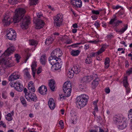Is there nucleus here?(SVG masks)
I'll use <instances>...</instances> for the list:
<instances>
[{
    "label": "nucleus",
    "mask_w": 132,
    "mask_h": 132,
    "mask_svg": "<svg viewBox=\"0 0 132 132\" xmlns=\"http://www.w3.org/2000/svg\"><path fill=\"white\" fill-rule=\"evenodd\" d=\"M128 25L127 24L124 25V27L120 30V32L121 34L123 33L127 29Z\"/></svg>",
    "instance_id": "obj_28"
},
{
    "label": "nucleus",
    "mask_w": 132,
    "mask_h": 132,
    "mask_svg": "<svg viewBox=\"0 0 132 132\" xmlns=\"http://www.w3.org/2000/svg\"><path fill=\"white\" fill-rule=\"evenodd\" d=\"M62 52L61 50L57 48L53 50L51 54V56H53L56 58L59 57L62 54Z\"/></svg>",
    "instance_id": "obj_9"
},
{
    "label": "nucleus",
    "mask_w": 132,
    "mask_h": 132,
    "mask_svg": "<svg viewBox=\"0 0 132 132\" xmlns=\"http://www.w3.org/2000/svg\"><path fill=\"white\" fill-rule=\"evenodd\" d=\"M59 59H61L59 58H56L53 56H51L49 57L48 61L50 64L53 66L55 63L58 61Z\"/></svg>",
    "instance_id": "obj_14"
},
{
    "label": "nucleus",
    "mask_w": 132,
    "mask_h": 132,
    "mask_svg": "<svg viewBox=\"0 0 132 132\" xmlns=\"http://www.w3.org/2000/svg\"><path fill=\"white\" fill-rule=\"evenodd\" d=\"M122 21L121 20H116L115 22V26L117 27L118 26L120 23H122Z\"/></svg>",
    "instance_id": "obj_35"
},
{
    "label": "nucleus",
    "mask_w": 132,
    "mask_h": 132,
    "mask_svg": "<svg viewBox=\"0 0 132 132\" xmlns=\"http://www.w3.org/2000/svg\"><path fill=\"white\" fill-rule=\"evenodd\" d=\"M62 18V14H58L54 17V25L56 27L60 26L63 21Z\"/></svg>",
    "instance_id": "obj_5"
},
{
    "label": "nucleus",
    "mask_w": 132,
    "mask_h": 132,
    "mask_svg": "<svg viewBox=\"0 0 132 132\" xmlns=\"http://www.w3.org/2000/svg\"><path fill=\"white\" fill-rule=\"evenodd\" d=\"M105 48L104 47L102 46L100 49L96 53V55H98L102 53L105 51Z\"/></svg>",
    "instance_id": "obj_26"
},
{
    "label": "nucleus",
    "mask_w": 132,
    "mask_h": 132,
    "mask_svg": "<svg viewBox=\"0 0 132 132\" xmlns=\"http://www.w3.org/2000/svg\"><path fill=\"white\" fill-rule=\"evenodd\" d=\"M92 60L89 58H88L87 56V57L85 60V63L87 64H89L91 63Z\"/></svg>",
    "instance_id": "obj_39"
},
{
    "label": "nucleus",
    "mask_w": 132,
    "mask_h": 132,
    "mask_svg": "<svg viewBox=\"0 0 132 132\" xmlns=\"http://www.w3.org/2000/svg\"><path fill=\"white\" fill-rule=\"evenodd\" d=\"M48 85L51 90L54 91L55 87V81L53 79H51L49 80Z\"/></svg>",
    "instance_id": "obj_18"
},
{
    "label": "nucleus",
    "mask_w": 132,
    "mask_h": 132,
    "mask_svg": "<svg viewBox=\"0 0 132 132\" xmlns=\"http://www.w3.org/2000/svg\"><path fill=\"white\" fill-rule=\"evenodd\" d=\"M0 72L2 73V75L4 74V69H3L2 67H0Z\"/></svg>",
    "instance_id": "obj_52"
},
{
    "label": "nucleus",
    "mask_w": 132,
    "mask_h": 132,
    "mask_svg": "<svg viewBox=\"0 0 132 132\" xmlns=\"http://www.w3.org/2000/svg\"><path fill=\"white\" fill-rule=\"evenodd\" d=\"M88 96L85 94L81 95L77 98V104L80 107H83L87 103Z\"/></svg>",
    "instance_id": "obj_3"
},
{
    "label": "nucleus",
    "mask_w": 132,
    "mask_h": 132,
    "mask_svg": "<svg viewBox=\"0 0 132 132\" xmlns=\"http://www.w3.org/2000/svg\"><path fill=\"white\" fill-rule=\"evenodd\" d=\"M127 73H128V74L129 75L130 74L132 73V68H131L129 69L128 71L127 72Z\"/></svg>",
    "instance_id": "obj_61"
},
{
    "label": "nucleus",
    "mask_w": 132,
    "mask_h": 132,
    "mask_svg": "<svg viewBox=\"0 0 132 132\" xmlns=\"http://www.w3.org/2000/svg\"><path fill=\"white\" fill-rule=\"evenodd\" d=\"M97 131V128H95V130L92 129L90 131V132H96Z\"/></svg>",
    "instance_id": "obj_64"
},
{
    "label": "nucleus",
    "mask_w": 132,
    "mask_h": 132,
    "mask_svg": "<svg viewBox=\"0 0 132 132\" xmlns=\"http://www.w3.org/2000/svg\"><path fill=\"white\" fill-rule=\"evenodd\" d=\"M72 27L74 28H77L78 27V25L77 23H75L73 24Z\"/></svg>",
    "instance_id": "obj_62"
},
{
    "label": "nucleus",
    "mask_w": 132,
    "mask_h": 132,
    "mask_svg": "<svg viewBox=\"0 0 132 132\" xmlns=\"http://www.w3.org/2000/svg\"><path fill=\"white\" fill-rule=\"evenodd\" d=\"M20 101L22 104L24 106H26V102L23 96H21L20 98Z\"/></svg>",
    "instance_id": "obj_30"
},
{
    "label": "nucleus",
    "mask_w": 132,
    "mask_h": 132,
    "mask_svg": "<svg viewBox=\"0 0 132 132\" xmlns=\"http://www.w3.org/2000/svg\"><path fill=\"white\" fill-rule=\"evenodd\" d=\"M28 89L29 90H31L33 92H35V87L33 86H28Z\"/></svg>",
    "instance_id": "obj_41"
},
{
    "label": "nucleus",
    "mask_w": 132,
    "mask_h": 132,
    "mask_svg": "<svg viewBox=\"0 0 132 132\" xmlns=\"http://www.w3.org/2000/svg\"><path fill=\"white\" fill-rule=\"evenodd\" d=\"M94 25L97 28H98L100 26L99 22H98L97 21H96L95 22Z\"/></svg>",
    "instance_id": "obj_46"
},
{
    "label": "nucleus",
    "mask_w": 132,
    "mask_h": 132,
    "mask_svg": "<svg viewBox=\"0 0 132 132\" xmlns=\"http://www.w3.org/2000/svg\"><path fill=\"white\" fill-rule=\"evenodd\" d=\"M96 54L95 52H92L87 55L88 58H92L96 56Z\"/></svg>",
    "instance_id": "obj_32"
},
{
    "label": "nucleus",
    "mask_w": 132,
    "mask_h": 132,
    "mask_svg": "<svg viewBox=\"0 0 132 132\" xmlns=\"http://www.w3.org/2000/svg\"><path fill=\"white\" fill-rule=\"evenodd\" d=\"M37 65L35 62H33L32 63L31 66V69L32 71L35 69V68L36 67Z\"/></svg>",
    "instance_id": "obj_42"
},
{
    "label": "nucleus",
    "mask_w": 132,
    "mask_h": 132,
    "mask_svg": "<svg viewBox=\"0 0 132 132\" xmlns=\"http://www.w3.org/2000/svg\"><path fill=\"white\" fill-rule=\"evenodd\" d=\"M70 115L72 117V119L74 120L76 119V114L75 112L73 111L71 112L70 113Z\"/></svg>",
    "instance_id": "obj_29"
},
{
    "label": "nucleus",
    "mask_w": 132,
    "mask_h": 132,
    "mask_svg": "<svg viewBox=\"0 0 132 132\" xmlns=\"http://www.w3.org/2000/svg\"><path fill=\"white\" fill-rule=\"evenodd\" d=\"M69 71L68 73V75L69 77L70 78H72L73 76L74 73L72 71H70V70H69Z\"/></svg>",
    "instance_id": "obj_36"
},
{
    "label": "nucleus",
    "mask_w": 132,
    "mask_h": 132,
    "mask_svg": "<svg viewBox=\"0 0 132 132\" xmlns=\"http://www.w3.org/2000/svg\"><path fill=\"white\" fill-rule=\"evenodd\" d=\"M24 75H25L28 78H30V76L27 70H26L24 71Z\"/></svg>",
    "instance_id": "obj_37"
},
{
    "label": "nucleus",
    "mask_w": 132,
    "mask_h": 132,
    "mask_svg": "<svg viewBox=\"0 0 132 132\" xmlns=\"http://www.w3.org/2000/svg\"><path fill=\"white\" fill-rule=\"evenodd\" d=\"M59 124L60 125L61 129H63L64 127L63 125V122L62 120H60L59 122Z\"/></svg>",
    "instance_id": "obj_43"
},
{
    "label": "nucleus",
    "mask_w": 132,
    "mask_h": 132,
    "mask_svg": "<svg viewBox=\"0 0 132 132\" xmlns=\"http://www.w3.org/2000/svg\"><path fill=\"white\" fill-rule=\"evenodd\" d=\"M29 43L30 45H35L37 44V42L33 39L29 40Z\"/></svg>",
    "instance_id": "obj_31"
},
{
    "label": "nucleus",
    "mask_w": 132,
    "mask_h": 132,
    "mask_svg": "<svg viewBox=\"0 0 132 132\" xmlns=\"http://www.w3.org/2000/svg\"><path fill=\"white\" fill-rule=\"evenodd\" d=\"M44 25V23L42 20L38 19L36 23L35 28L37 29H41L43 27Z\"/></svg>",
    "instance_id": "obj_13"
},
{
    "label": "nucleus",
    "mask_w": 132,
    "mask_h": 132,
    "mask_svg": "<svg viewBox=\"0 0 132 132\" xmlns=\"http://www.w3.org/2000/svg\"><path fill=\"white\" fill-rule=\"evenodd\" d=\"M92 13L94 14L98 15L99 14V12L97 10H93L92 11Z\"/></svg>",
    "instance_id": "obj_48"
},
{
    "label": "nucleus",
    "mask_w": 132,
    "mask_h": 132,
    "mask_svg": "<svg viewBox=\"0 0 132 132\" xmlns=\"http://www.w3.org/2000/svg\"><path fill=\"white\" fill-rule=\"evenodd\" d=\"M24 97L27 101L30 102V100L34 102H36L37 101V97L35 94L29 91V93H27L25 95Z\"/></svg>",
    "instance_id": "obj_7"
},
{
    "label": "nucleus",
    "mask_w": 132,
    "mask_h": 132,
    "mask_svg": "<svg viewBox=\"0 0 132 132\" xmlns=\"http://www.w3.org/2000/svg\"><path fill=\"white\" fill-rule=\"evenodd\" d=\"M6 31L7 34V36L9 39L11 40H14L16 37V33L13 29L8 28Z\"/></svg>",
    "instance_id": "obj_6"
},
{
    "label": "nucleus",
    "mask_w": 132,
    "mask_h": 132,
    "mask_svg": "<svg viewBox=\"0 0 132 132\" xmlns=\"http://www.w3.org/2000/svg\"><path fill=\"white\" fill-rule=\"evenodd\" d=\"M121 7V6H120L119 5H117L116 6H113L112 7V8L113 9L115 10H117L118 9Z\"/></svg>",
    "instance_id": "obj_51"
},
{
    "label": "nucleus",
    "mask_w": 132,
    "mask_h": 132,
    "mask_svg": "<svg viewBox=\"0 0 132 132\" xmlns=\"http://www.w3.org/2000/svg\"><path fill=\"white\" fill-rule=\"evenodd\" d=\"M38 0H30V5H35L37 3V2Z\"/></svg>",
    "instance_id": "obj_34"
},
{
    "label": "nucleus",
    "mask_w": 132,
    "mask_h": 132,
    "mask_svg": "<svg viewBox=\"0 0 132 132\" xmlns=\"http://www.w3.org/2000/svg\"><path fill=\"white\" fill-rule=\"evenodd\" d=\"M63 90L65 96L68 97L70 95L72 85L70 81L65 82L63 85Z\"/></svg>",
    "instance_id": "obj_4"
},
{
    "label": "nucleus",
    "mask_w": 132,
    "mask_h": 132,
    "mask_svg": "<svg viewBox=\"0 0 132 132\" xmlns=\"http://www.w3.org/2000/svg\"><path fill=\"white\" fill-rule=\"evenodd\" d=\"M38 90L40 94L43 95L46 94V92L47 91L46 87L43 85L39 87L38 89Z\"/></svg>",
    "instance_id": "obj_17"
},
{
    "label": "nucleus",
    "mask_w": 132,
    "mask_h": 132,
    "mask_svg": "<svg viewBox=\"0 0 132 132\" xmlns=\"http://www.w3.org/2000/svg\"><path fill=\"white\" fill-rule=\"evenodd\" d=\"M26 12V10L23 8L15 10V15L14 16V23L20 22V26L22 28L27 29L30 21L29 16H24Z\"/></svg>",
    "instance_id": "obj_1"
},
{
    "label": "nucleus",
    "mask_w": 132,
    "mask_h": 132,
    "mask_svg": "<svg viewBox=\"0 0 132 132\" xmlns=\"http://www.w3.org/2000/svg\"><path fill=\"white\" fill-rule=\"evenodd\" d=\"M62 63L61 62V59H59L58 61L52 67H53L55 70H57L60 69L62 65Z\"/></svg>",
    "instance_id": "obj_16"
},
{
    "label": "nucleus",
    "mask_w": 132,
    "mask_h": 132,
    "mask_svg": "<svg viewBox=\"0 0 132 132\" xmlns=\"http://www.w3.org/2000/svg\"><path fill=\"white\" fill-rule=\"evenodd\" d=\"M70 71L77 74L80 72V67L78 65H74L73 67L70 69Z\"/></svg>",
    "instance_id": "obj_15"
},
{
    "label": "nucleus",
    "mask_w": 132,
    "mask_h": 132,
    "mask_svg": "<svg viewBox=\"0 0 132 132\" xmlns=\"http://www.w3.org/2000/svg\"><path fill=\"white\" fill-rule=\"evenodd\" d=\"M15 57L17 62H19V60L20 58V56H19L18 54H16L15 55Z\"/></svg>",
    "instance_id": "obj_44"
},
{
    "label": "nucleus",
    "mask_w": 132,
    "mask_h": 132,
    "mask_svg": "<svg viewBox=\"0 0 132 132\" xmlns=\"http://www.w3.org/2000/svg\"><path fill=\"white\" fill-rule=\"evenodd\" d=\"M71 3L73 5L77 7H81L82 5V2L80 0H72Z\"/></svg>",
    "instance_id": "obj_12"
},
{
    "label": "nucleus",
    "mask_w": 132,
    "mask_h": 132,
    "mask_svg": "<svg viewBox=\"0 0 132 132\" xmlns=\"http://www.w3.org/2000/svg\"><path fill=\"white\" fill-rule=\"evenodd\" d=\"M105 91L107 93H109L110 92V90L109 88H106L105 89Z\"/></svg>",
    "instance_id": "obj_57"
},
{
    "label": "nucleus",
    "mask_w": 132,
    "mask_h": 132,
    "mask_svg": "<svg viewBox=\"0 0 132 132\" xmlns=\"http://www.w3.org/2000/svg\"><path fill=\"white\" fill-rule=\"evenodd\" d=\"M20 76L18 74V72H15L12 74L9 78V80L11 82H13L12 81L18 79L20 78Z\"/></svg>",
    "instance_id": "obj_10"
},
{
    "label": "nucleus",
    "mask_w": 132,
    "mask_h": 132,
    "mask_svg": "<svg viewBox=\"0 0 132 132\" xmlns=\"http://www.w3.org/2000/svg\"><path fill=\"white\" fill-rule=\"evenodd\" d=\"M10 19H9V16H6L4 17L3 19V22H4V21H8Z\"/></svg>",
    "instance_id": "obj_47"
},
{
    "label": "nucleus",
    "mask_w": 132,
    "mask_h": 132,
    "mask_svg": "<svg viewBox=\"0 0 132 132\" xmlns=\"http://www.w3.org/2000/svg\"><path fill=\"white\" fill-rule=\"evenodd\" d=\"M14 112L12 111L11 113H9L6 116L9 117H12V116L13 115Z\"/></svg>",
    "instance_id": "obj_49"
},
{
    "label": "nucleus",
    "mask_w": 132,
    "mask_h": 132,
    "mask_svg": "<svg viewBox=\"0 0 132 132\" xmlns=\"http://www.w3.org/2000/svg\"><path fill=\"white\" fill-rule=\"evenodd\" d=\"M89 47V45L88 44H86L85 45V49L86 50L88 49Z\"/></svg>",
    "instance_id": "obj_60"
},
{
    "label": "nucleus",
    "mask_w": 132,
    "mask_h": 132,
    "mask_svg": "<svg viewBox=\"0 0 132 132\" xmlns=\"http://www.w3.org/2000/svg\"><path fill=\"white\" fill-rule=\"evenodd\" d=\"M11 22H12L10 21V19L8 21H6L3 22V23H4L5 26H6L9 25Z\"/></svg>",
    "instance_id": "obj_40"
},
{
    "label": "nucleus",
    "mask_w": 132,
    "mask_h": 132,
    "mask_svg": "<svg viewBox=\"0 0 132 132\" xmlns=\"http://www.w3.org/2000/svg\"><path fill=\"white\" fill-rule=\"evenodd\" d=\"M114 18L111 19L109 22V24H110L113 25L115 24V22L117 20V16L115 15H114Z\"/></svg>",
    "instance_id": "obj_27"
},
{
    "label": "nucleus",
    "mask_w": 132,
    "mask_h": 132,
    "mask_svg": "<svg viewBox=\"0 0 132 132\" xmlns=\"http://www.w3.org/2000/svg\"><path fill=\"white\" fill-rule=\"evenodd\" d=\"M98 78H96L92 82V86L93 89L95 88L98 85Z\"/></svg>",
    "instance_id": "obj_21"
},
{
    "label": "nucleus",
    "mask_w": 132,
    "mask_h": 132,
    "mask_svg": "<svg viewBox=\"0 0 132 132\" xmlns=\"http://www.w3.org/2000/svg\"><path fill=\"white\" fill-rule=\"evenodd\" d=\"M9 84L11 87H14V89L18 91L21 92L23 90V86L18 82H10Z\"/></svg>",
    "instance_id": "obj_8"
},
{
    "label": "nucleus",
    "mask_w": 132,
    "mask_h": 132,
    "mask_svg": "<svg viewBox=\"0 0 132 132\" xmlns=\"http://www.w3.org/2000/svg\"><path fill=\"white\" fill-rule=\"evenodd\" d=\"M15 50L13 45L10 46L2 54V57L3 58L0 60V63L4 64L6 67H10L13 66L14 64L12 62L11 60H8L7 59L8 56L12 53Z\"/></svg>",
    "instance_id": "obj_2"
},
{
    "label": "nucleus",
    "mask_w": 132,
    "mask_h": 132,
    "mask_svg": "<svg viewBox=\"0 0 132 132\" xmlns=\"http://www.w3.org/2000/svg\"><path fill=\"white\" fill-rule=\"evenodd\" d=\"M46 56L45 55H43L41 57L40 60L41 63L43 65L45 64Z\"/></svg>",
    "instance_id": "obj_22"
},
{
    "label": "nucleus",
    "mask_w": 132,
    "mask_h": 132,
    "mask_svg": "<svg viewBox=\"0 0 132 132\" xmlns=\"http://www.w3.org/2000/svg\"><path fill=\"white\" fill-rule=\"evenodd\" d=\"M18 1V0H9V2L12 5L17 4Z\"/></svg>",
    "instance_id": "obj_33"
},
{
    "label": "nucleus",
    "mask_w": 132,
    "mask_h": 132,
    "mask_svg": "<svg viewBox=\"0 0 132 132\" xmlns=\"http://www.w3.org/2000/svg\"><path fill=\"white\" fill-rule=\"evenodd\" d=\"M69 46H72L73 47H77L76 43L73 44L71 45H70Z\"/></svg>",
    "instance_id": "obj_63"
},
{
    "label": "nucleus",
    "mask_w": 132,
    "mask_h": 132,
    "mask_svg": "<svg viewBox=\"0 0 132 132\" xmlns=\"http://www.w3.org/2000/svg\"><path fill=\"white\" fill-rule=\"evenodd\" d=\"M123 85L126 88V89L128 88V84L127 81V77H125L124 78V79L123 80Z\"/></svg>",
    "instance_id": "obj_23"
},
{
    "label": "nucleus",
    "mask_w": 132,
    "mask_h": 132,
    "mask_svg": "<svg viewBox=\"0 0 132 132\" xmlns=\"http://www.w3.org/2000/svg\"><path fill=\"white\" fill-rule=\"evenodd\" d=\"M93 79V76H88L84 77L81 81V83L85 84L91 81Z\"/></svg>",
    "instance_id": "obj_11"
},
{
    "label": "nucleus",
    "mask_w": 132,
    "mask_h": 132,
    "mask_svg": "<svg viewBox=\"0 0 132 132\" xmlns=\"http://www.w3.org/2000/svg\"><path fill=\"white\" fill-rule=\"evenodd\" d=\"M41 68L40 67H39L38 68L37 71V74H39V73H40L41 72Z\"/></svg>",
    "instance_id": "obj_56"
},
{
    "label": "nucleus",
    "mask_w": 132,
    "mask_h": 132,
    "mask_svg": "<svg viewBox=\"0 0 132 132\" xmlns=\"http://www.w3.org/2000/svg\"><path fill=\"white\" fill-rule=\"evenodd\" d=\"M3 126L4 127L6 128V125L4 123H3L2 121L0 122V126Z\"/></svg>",
    "instance_id": "obj_53"
},
{
    "label": "nucleus",
    "mask_w": 132,
    "mask_h": 132,
    "mask_svg": "<svg viewBox=\"0 0 132 132\" xmlns=\"http://www.w3.org/2000/svg\"><path fill=\"white\" fill-rule=\"evenodd\" d=\"M48 105L50 109L53 110L55 107V104L53 98H50L48 102Z\"/></svg>",
    "instance_id": "obj_19"
},
{
    "label": "nucleus",
    "mask_w": 132,
    "mask_h": 132,
    "mask_svg": "<svg viewBox=\"0 0 132 132\" xmlns=\"http://www.w3.org/2000/svg\"><path fill=\"white\" fill-rule=\"evenodd\" d=\"M6 119L8 120L9 121H11L12 120L13 118L12 117H9L8 116H6Z\"/></svg>",
    "instance_id": "obj_55"
},
{
    "label": "nucleus",
    "mask_w": 132,
    "mask_h": 132,
    "mask_svg": "<svg viewBox=\"0 0 132 132\" xmlns=\"http://www.w3.org/2000/svg\"><path fill=\"white\" fill-rule=\"evenodd\" d=\"M114 122L115 123H117V122H118V123H119V122H120V121L119 119L115 117L114 118Z\"/></svg>",
    "instance_id": "obj_50"
},
{
    "label": "nucleus",
    "mask_w": 132,
    "mask_h": 132,
    "mask_svg": "<svg viewBox=\"0 0 132 132\" xmlns=\"http://www.w3.org/2000/svg\"><path fill=\"white\" fill-rule=\"evenodd\" d=\"M125 64L126 65L125 66L126 67H128V66L129 65V62L127 60H126L125 61Z\"/></svg>",
    "instance_id": "obj_59"
},
{
    "label": "nucleus",
    "mask_w": 132,
    "mask_h": 132,
    "mask_svg": "<svg viewBox=\"0 0 132 132\" xmlns=\"http://www.w3.org/2000/svg\"><path fill=\"white\" fill-rule=\"evenodd\" d=\"M99 41L98 40H94L93 41H90V42L91 43H93L95 44H96Z\"/></svg>",
    "instance_id": "obj_58"
},
{
    "label": "nucleus",
    "mask_w": 132,
    "mask_h": 132,
    "mask_svg": "<svg viewBox=\"0 0 132 132\" xmlns=\"http://www.w3.org/2000/svg\"><path fill=\"white\" fill-rule=\"evenodd\" d=\"M66 41L64 43L67 44H70L73 43L71 39H69L68 38H67Z\"/></svg>",
    "instance_id": "obj_38"
},
{
    "label": "nucleus",
    "mask_w": 132,
    "mask_h": 132,
    "mask_svg": "<svg viewBox=\"0 0 132 132\" xmlns=\"http://www.w3.org/2000/svg\"><path fill=\"white\" fill-rule=\"evenodd\" d=\"M110 63V59L108 57L106 58L105 61V67L106 69H107L109 67V63Z\"/></svg>",
    "instance_id": "obj_25"
},
{
    "label": "nucleus",
    "mask_w": 132,
    "mask_h": 132,
    "mask_svg": "<svg viewBox=\"0 0 132 132\" xmlns=\"http://www.w3.org/2000/svg\"><path fill=\"white\" fill-rule=\"evenodd\" d=\"M68 38V37L66 35H64L63 36H62V37L61 38V40L62 41H63L64 39H67V38Z\"/></svg>",
    "instance_id": "obj_45"
},
{
    "label": "nucleus",
    "mask_w": 132,
    "mask_h": 132,
    "mask_svg": "<svg viewBox=\"0 0 132 132\" xmlns=\"http://www.w3.org/2000/svg\"><path fill=\"white\" fill-rule=\"evenodd\" d=\"M79 53L80 51L78 50H72L71 53V54L73 56H77L79 55Z\"/></svg>",
    "instance_id": "obj_24"
},
{
    "label": "nucleus",
    "mask_w": 132,
    "mask_h": 132,
    "mask_svg": "<svg viewBox=\"0 0 132 132\" xmlns=\"http://www.w3.org/2000/svg\"><path fill=\"white\" fill-rule=\"evenodd\" d=\"M54 40V39L52 37L49 36L46 39L45 42V44L46 45H49L53 43Z\"/></svg>",
    "instance_id": "obj_20"
},
{
    "label": "nucleus",
    "mask_w": 132,
    "mask_h": 132,
    "mask_svg": "<svg viewBox=\"0 0 132 132\" xmlns=\"http://www.w3.org/2000/svg\"><path fill=\"white\" fill-rule=\"evenodd\" d=\"M97 131L98 129L99 130L98 132H104V130L99 127H97Z\"/></svg>",
    "instance_id": "obj_54"
}]
</instances>
